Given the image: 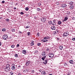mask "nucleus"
I'll return each mask as SVG.
<instances>
[{
	"instance_id": "47",
	"label": "nucleus",
	"mask_w": 75,
	"mask_h": 75,
	"mask_svg": "<svg viewBox=\"0 0 75 75\" xmlns=\"http://www.w3.org/2000/svg\"><path fill=\"white\" fill-rule=\"evenodd\" d=\"M34 18L35 19H36V18H37V17L36 16H34Z\"/></svg>"
},
{
	"instance_id": "26",
	"label": "nucleus",
	"mask_w": 75,
	"mask_h": 75,
	"mask_svg": "<svg viewBox=\"0 0 75 75\" xmlns=\"http://www.w3.org/2000/svg\"><path fill=\"white\" fill-rule=\"evenodd\" d=\"M48 23L49 24H52V22L51 21H50Z\"/></svg>"
},
{
	"instance_id": "50",
	"label": "nucleus",
	"mask_w": 75,
	"mask_h": 75,
	"mask_svg": "<svg viewBox=\"0 0 75 75\" xmlns=\"http://www.w3.org/2000/svg\"><path fill=\"white\" fill-rule=\"evenodd\" d=\"M43 18V19H47V17L43 18Z\"/></svg>"
},
{
	"instance_id": "27",
	"label": "nucleus",
	"mask_w": 75,
	"mask_h": 75,
	"mask_svg": "<svg viewBox=\"0 0 75 75\" xmlns=\"http://www.w3.org/2000/svg\"><path fill=\"white\" fill-rule=\"evenodd\" d=\"M31 72L32 73H34L35 72V71H34V70H31Z\"/></svg>"
},
{
	"instance_id": "9",
	"label": "nucleus",
	"mask_w": 75,
	"mask_h": 75,
	"mask_svg": "<svg viewBox=\"0 0 75 75\" xmlns=\"http://www.w3.org/2000/svg\"><path fill=\"white\" fill-rule=\"evenodd\" d=\"M47 62H48V60L47 59H45L44 62V64H47Z\"/></svg>"
},
{
	"instance_id": "24",
	"label": "nucleus",
	"mask_w": 75,
	"mask_h": 75,
	"mask_svg": "<svg viewBox=\"0 0 75 75\" xmlns=\"http://www.w3.org/2000/svg\"><path fill=\"white\" fill-rule=\"evenodd\" d=\"M58 23L59 25H60V24H61V21H59L58 22Z\"/></svg>"
},
{
	"instance_id": "18",
	"label": "nucleus",
	"mask_w": 75,
	"mask_h": 75,
	"mask_svg": "<svg viewBox=\"0 0 75 75\" xmlns=\"http://www.w3.org/2000/svg\"><path fill=\"white\" fill-rule=\"evenodd\" d=\"M62 48H63V47L62 46H60L59 47V49L61 50H62Z\"/></svg>"
},
{
	"instance_id": "21",
	"label": "nucleus",
	"mask_w": 75,
	"mask_h": 75,
	"mask_svg": "<svg viewBox=\"0 0 75 75\" xmlns=\"http://www.w3.org/2000/svg\"><path fill=\"white\" fill-rule=\"evenodd\" d=\"M69 16H65V17L64 18V19H68Z\"/></svg>"
},
{
	"instance_id": "2",
	"label": "nucleus",
	"mask_w": 75,
	"mask_h": 75,
	"mask_svg": "<svg viewBox=\"0 0 75 75\" xmlns=\"http://www.w3.org/2000/svg\"><path fill=\"white\" fill-rule=\"evenodd\" d=\"M68 35H69V33H68V32H66L63 34V36L64 37H67Z\"/></svg>"
},
{
	"instance_id": "22",
	"label": "nucleus",
	"mask_w": 75,
	"mask_h": 75,
	"mask_svg": "<svg viewBox=\"0 0 75 75\" xmlns=\"http://www.w3.org/2000/svg\"><path fill=\"white\" fill-rule=\"evenodd\" d=\"M70 8L71 9H73L74 8V6H70Z\"/></svg>"
},
{
	"instance_id": "20",
	"label": "nucleus",
	"mask_w": 75,
	"mask_h": 75,
	"mask_svg": "<svg viewBox=\"0 0 75 75\" xmlns=\"http://www.w3.org/2000/svg\"><path fill=\"white\" fill-rule=\"evenodd\" d=\"M67 14L68 15H69V16L71 14V12H69V11H68L67 12Z\"/></svg>"
},
{
	"instance_id": "54",
	"label": "nucleus",
	"mask_w": 75,
	"mask_h": 75,
	"mask_svg": "<svg viewBox=\"0 0 75 75\" xmlns=\"http://www.w3.org/2000/svg\"><path fill=\"white\" fill-rule=\"evenodd\" d=\"M19 33H20V34H22V32H19Z\"/></svg>"
},
{
	"instance_id": "63",
	"label": "nucleus",
	"mask_w": 75,
	"mask_h": 75,
	"mask_svg": "<svg viewBox=\"0 0 75 75\" xmlns=\"http://www.w3.org/2000/svg\"><path fill=\"white\" fill-rule=\"evenodd\" d=\"M0 18H2V17H1Z\"/></svg>"
},
{
	"instance_id": "60",
	"label": "nucleus",
	"mask_w": 75,
	"mask_h": 75,
	"mask_svg": "<svg viewBox=\"0 0 75 75\" xmlns=\"http://www.w3.org/2000/svg\"><path fill=\"white\" fill-rule=\"evenodd\" d=\"M36 52H38V51H37V50H36Z\"/></svg>"
},
{
	"instance_id": "39",
	"label": "nucleus",
	"mask_w": 75,
	"mask_h": 75,
	"mask_svg": "<svg viewBox=\"0 0 75 75\" xmlns=\"http://www.w3.org/2000/svg\"><path fill=\"white\" fill-rule=\"evenodd\" d=\"M20 13H21V15L24 14V13L23 12H21Z\"/></svg>"
},
{
	"instance_id": "38",
	"label": "nucleus",
	"mask_w": 75,
	"mask_h": 75,
	"mask_svg": "<svg viewBox=\"0 0 75 75\" xmlns=\"http://www.w3.org/2000/svg\"><path fill=\"white\" fill-rule=\"evenodd\" d=\"M56 4H57V5H59V2H57L56 3Z\"/></svg>"
},
{
	"instance_id": "37",
	"label": "nucleus",
	"mask_w": 75,
	"mask_h": 75,
	"mask_svg": "<svg viewBox=\"0 0 75 75\" xmlns=\"http://www.w3.org/2000/svg\"><path fill=\"white\" fill-rule=\"evenodd\" d=\"M26 66H28V65H29V64L27 62H26Z\"/></svg>"
},
{
	"instance_id": "36",
	"label": "nucleus",
	"mask_w": 75,
	"mask_h": 75,
	"mask_svg": "<svg viewBox=\"0 0 75 75\" xmlns=\"http://www.w3.org/2000/svg\"><path fill=\"white\" fill-rule=\"evenodd\" d=\"M30 34H31L30 33V32H29L28 33V35H30Z\"/></svg>"
},
{
	"instance_id": "41",
	"label": "nucleus",
	"mask_w": 75,
	"mask_h": 75,
	"mask_svg": "<svg viewBox=\"0 0 75 75\" xmlns=\"http://www.w3.org/2000/svg\"><path fill=\"white\" fill-rule=\"evenodd\" d=\"M29 27H30V26H27L26 27V28H29Z\"/></svg>"
},
{
	"instance_id": "10",
	"label": "nucleus",
	"mask_w": 75,
	"mask_h": 75,
	"mask_svg": "<svg viewBox=\"0 0 75 75\" xmlns=\"http://www.w3.org/2000/svg\"><path fill=\"white\" fill-rule=\"evenodd\" d=\"M41 74L42 75H45V74H46V73L45 72V71H42L41 72Z\"/></svg>"
},
{
	"instance_id": "33",
	"label": "nucleus",
	"mask_w": 75,
	"mask_h": 75,
	"mask_svg": "<svg viewBox=\"0 0 75 75\" xmlns=\"http://www.w3.org/2000/svg\"><path fill=\"white\" fill-rule=\"evenodd\" d=\"M13 72L12 71H11L10 72V74H11V75H13Z\"/></svg>"
},
{
	"instance_id": "43",
	"label": "nucleus",
	"mask_w": 75,
	"mask_h": 75,
	"mask_svg": "<svg viewBox=\"0 0 75 75\" xmlns=\"http://www.w3.org/2000/svg\"><path fill=\"white\" fill-rule=\"evenodd\" d=\"M27 62H28V64H30V61H28Z\"/></svg>"
},
{
	"instance_id": "32",
	"label": "nucleus",
	"mask_w": 75,
	"mask_h": 75,
	"mask_svg": "<svg viewBox=\"0 0 75 75\" xmlns=\"http://www.w3.org/2000/svg\"><path fill=\"white\" fill-rule=\"evenodd\" d=\"M38 6H41V3H38Z\"/></svg>"
},
{
	"instance_id": "13",
	"label": "nucleus",
	"mask_w": 75,
	"mask_h": 75,
	"mask_svg": "<svg viewBox=\"0 0 75 75\" xmlns=\"http://www.w3.org/2000/svg\"><path fill=\"white\" fill-rule=\"evenodd\" d=\"M42 41L43 42H47L48 40H42Z\"/></svg>"
},
{
	"instance_id": "5",
	"label": "nucleus",
	"mask_w": 75,
	"mask_h": 75,
	"mask_svg": "<svg viewBox=\"0 0 75 75\" xmlns=\"http://www.w3.org/2000/svg\"><path fill=\"white\" fill-rule=\"evenodd\" d=\"M48 56L50 58H52L54 57V54L52 53H49L48 54Z\"/></svg>"
},
{
	"instance_id": "59",
	"label": "nucleus",
	"mask_w": 75,
	"mask_h": 75,
	"mask_svg": "<svg viewBox=\"0 0 75 75\" xmlns=\"http://www.w3.org/2000/svg\"><path fill=\"white\" fill-rule=\"evenodd\" d=\"M49 75H52V74H49Z\"/></svg>"
},
{
	"instance_id": "31",
	"label": "nucleus",
	"mask_w": 75,
	"mask_h": 75,
	"mask_svg": "<svg viewBox=\"0 0 75 75\" xmlns=\"http://www.w3.org/2000/svg\"><path fill=\"white\" fill-rule=\"evenodd\" d=\"M11 31H13V32H15V29H13L11 30Z\"/></svg>"
},
{
	"instance_id": "12",
	"label": "nucleus",
	"mask_w": 75,
	"mask_h": 75,
	"mask_svg": "<svg viewBox=\"0 0 75 75\" xmlns=\"http://www.w3.org/2000/svg\"><path fill=\"white\" fill-rule=\"evenodd\" d=\"M69 62H70L71 64H73L74 63V61L72 60H70L69 61Z\"/></svg>"
},
{
	"instance_id": "42",
	"label": "nucleus",
	"mask_w": 75,
	"mask_h": 75,
	"mask_svg": "<svg viewBox=\"0 0 75 75\" xmlns=\"http://www.w3.org/2000/svg\"><path fill=\"white\" fill-rule=\"evenodd\" d=\"M19 46H20V45H19V44H18L16 46V47H19Z\"/></svg>"
},
{
	"instance_id": "23",
	"label": "nucleus",
	"mask_w": 75,
	"mask_h": 75,
	"mask_svg": "<svg viewBox=\"0 0 75 75\" xmlns=\"http://www.w3.org/2000/svg\"><path fill=\"white\" fill-rule=\"evenodd\" d=\"M50 37H45L44 38V39H49Z\"/></svg>"
},
{
	"instance_id": "56",
	"label": "nucleus",
	"mask_w": 75,
	"mask_h": 75,
	"mask_svg": "<svg viewBox=\"0 0 75 75\" xmlns=\"http://www.w3.org/2000/svg\"><path fill=\"white\" fill-rule=\"evenodd\" d=\"M16 8H16V7H15L14 8V10L16 9Z\"/></svg>"
},
{
	"instance_id": "8",
	"label": "nucleus",
	"mask_w": 75,
	"mask_h": 75,
	"mask_svg": "<svg viewBox=\"0 0 75 75\" xmlns=\"http://www.w3.org/2000/svg\"><path fill=\"white\" fill-rule=\"evenodd\" d=\"M42 56H43V57H45L46 55V54H45V52H42Z\"/></svg>"
},
{
	"instance_id": "1",
	"label": "nucleus",
	"mask_w": 75,
	"mask_h": 75,
	"mask_svg": "<svg viewBox=\"0 0 75 75\" xmlns=\"http://www.w3.org/2000/svg\"><path fill=\"white\" fill-rule=\"evenodd\" d=\"M5 69V71L6 72H8L10 70V64H7L6 66V68H4Z\"/></svg>"
},
{
	"instance_id": "40",
	"label": "nucleus",
	"mask_w": 75,
	"mask_h": 75,
	"mask_svg": "<svg viewBox=\"0 0 75 75\" xmlns=\"http://www.w3.org/2000/svg\"><path fill=\"white\" fill-rule=\"evenodd\" d=\"M6 21H7L8 22V21H9V20L8 19H6Z\"/></svg>"
},
{
	"instance_id": "16",
	"label": "nucleus",
	"mask_w": 75,
	"mask_h": 75,
	"mask_svg": "<svg viewBox=\"0 0 75 75\" xmlns=\"http://www.w3.org/2000/svg\"><path fill=\"white\" fill-rule=\"evenodd\" d=\"M45 58H46V56H44L42 58V59L43 61H44L45 59Z\"/></svg>"
},
{
	"instance_id": "30",
	"label": "nucleus",
	"mask_w": 75,
	"mask_h": 75,
	"mask_svg": "<svg viewBox=\"0 0 75 75\" xmlns=\"http://www.w3.org/2000/svg\"><path fill=\"white\" fill-rule=\"evenodd\" d=\"M25 10H26V11H28V10H29V8H26L25 9Z\"/></svg>"
},
{
	"instance_id": "4",
	"label": "nucleus",
	"mask_w": 75,
	"mask_h": 75,
	"mask_svg": "<svg viewBox=\"0 0 75 75\" xmlns=\"http://www.w3.org/2000/svg\"><path fill=\"white\" fill-rule=\"evenodd\" d=\"M12 67L11 68V69L12 70H15V69H16V67H15V64H13L12 65Z\"/></svg>"
},
{
	"instance_id": "44",
	"label": "nucleus",
	"mask_w": 75,
	"mask_h": 75,
	"mask_svg": "<svg viewBox=\"0 0 75 75\" xmlns=\"http://www.w3.org/2000/svg\"><path fill=\"white\" fill-rule=\"evenodd\" d=\"M64 66H67V64L66 63H65L64 64Z\"/></svg>"
},
{
	"instance_id": "57",
	"label": "nucleus",
	"mask_w": 75,
	"mask_h": 75,
	"mask_svg": "<svg viewBox=\"0 0 75 75\" xmlns=\"http://www.w3.org/2000/svg\"><path fill=\"white\" fill-rule=\"evenodd\" d=\"M39 71H40V72H41L42 71V70H39Z\"/></svg>"
},
{
	"instance_id": "35",
	"label": "nucleus",
	"mask_w": 75,
	"mask_h": 75,
	"mask_svg": "<svg viewBox=\"0 0 75 75\" xmlns=\"http://www.w3.org/2000/svg\"><path fill=\"white\" fill-rule=\"evenodd\" d=\"M15 47V45H13L11 46V47L12 48H14V47Z\"/></svg>"
},
{
	"instance_id": "53",
	"label": "nucleus",
	"mask_w": 75,
	"mask_h": 75,
	"mask_svg": "<svg viewBox=\"0 0 75 75\" xmlns=\"http://www.w3.org/2000/svg\"><path fill=\"white\" fill-rule=\"evenodd\" d=\"M18 75H21V73H19Z\"/></svg>"
},
{
	"instance_id": "46",
	"label": "nucleus",
	"mask_w": 75,
	"mask_h": 75,
	"mask_svg": "<svg viewBox=\"0 0 75 75\" xmlns=\"http://www.w3.org/2000/svg\"><path fill=\"white\" fill-rule=\"evenodd\" d=\"M72 40L73 41H75V38H73L72 39Z\"/></svg>"
},
{
	"instance_id": "7",
	"label": "nucleus",
	"mask_w": 75,
	"mask_h": 75,
	"mask_svg": "<svg viewBox=\"0 0 75 75\" xmlns=\"http://www.w3.org/2000/svg\"><path fill=\"white\" fill-rule=\"evenodd\" d=\"M67 6V5L65 4H63L62 5V7H63V8H65Z\"/></svg>"
},
{
	"instance_id": "62",
	"label": "nucleus",
	"mask_w": 75,
	"mask_h": 75,
	"mask_svg": "<svg viewBox=\"0 0 75 75\" xmlns=\"http://www.w3.org/2000/svg\"><path fill=\"white\" fill-rule=\"evenodd\" d=\"M22 1H24V0H21Z\"/></svg>"
},
{
	"instance_id": "6",
	"label": "nucleus",
	"mask_w": 75,
	"mask_h": 75,
	"mask_svg": "<svg viewBox=\"0 0 75 75\" xmlns=\"http://www.w3.org/2000/svg\"><path fill=\"white\" fill-rule=\"evenodd\" d=\"M34 42L33 41H31V43H30V45L31 46H33V45H34Z\"/></svg>"
},
{
	"instance_id": "58",
	"label": "nucleus",
	"mask_w": 75,
	"mask_h": 75,
	"mask_svg": "<svg viewBox=\"0 0 75 75\" xmlns=\"http://www.w3.org/2000/svg\"><path fill=\"white\" fill-rule=\"evenodd\" d=\"M70 74H68L67 75H70Z\"/></svg>"
},
{
	"instance_id": "45",
	"label": "nucleus",
	"mask_w": 75,
	"mask_h": 75,
	"mask_svg": "<svg viewBox=\"0 0 75 75\" xmlns=\"http://www.w3.org/2000/svg\"><path fill=\"white\" fill-rule=\"evenodd\" d=\"M37 36H38H38H40V34L38 33L37 35Z\"/></svg>"
},
{
	"instance_id": "34",
	"label": "nucleus",
	"mask_w": 75,
	"mask_h": 75,
	"mask_svg": "<svg viewBox=\"0 0 75 75\" xmlns=\"http://www.w3.org/2000/svg\"><path fill=\"white\" fill-rule=\"evenodd\" d=\"M67 19H64L62 21V22H64V21H67Z\"/></svg>"
},
{
	"instance_id": "25",
	"label": "nucleus",
	"mask_w": 75,
	"mask_h": 75,
	"mask_svg": "<svg viewBox=\"0 0 75 75\" xmlns=\"http://www.w3.org/2000/svg\"><path fill=\"white\" fill-rule=\"evenodd\" d=\"M15 57L16 58H17L18 57V54H16L15 55Z\"/></svg>"
},
{
	"instance_id": "19",
	"label": "nucleus",
	"mask_w": 75,
	"mask_h": 75,
	"mask_svg": "<svg viewBox=\"0 0 75 75\" xmlns=\"http://www.w3.org/2000/svg\"><path fill=\"white\" fill-rule=\"evenodd\" d=\"M41 10V9L40 8H37V11H40Z\"/></svg>"
},
{
	"instance_id": "61",
	"label": "nucleus",
	"mask_w": 75,
	"mask_h": 75,
	"mask_svg": "<svg viewBox=\"0 0 75 75\" xmlns=\"http://www.w3.org/2000/svg\"><path fill=\"white\" fill-rule=\"evenodd\" d=\"M23 71L24 72H25V70H24V71Z\"/></svg>"
},
{
	"instance_id": "17",
	"label": "nucleus",
	"mask_w": 75,
	"mask_h": 75,
	"mask_svg": "<svg viewBox=\"0 0 75 75\" xmlns=\"http://www.w3.org/2000/svg\"><path fill=\"white\" fill-rule=\"evenodd\" d=\"M22 53L24 54H26V51L25 50H23Z\"/></svg>"
},
{
	"instance_id": "48",
	"label": "nucleus",
	"mask_w": 75,
	"mask_h": 75,
	"mask_svg": "<svg viewBox=\"0 0 75 75\" xmlns=\"http://www.w3.org/2000/svg\"><path fill=\"white\" fill-rule=\"evenodd\" d=\"M57 41H59V39L58 38H57Z\"/></svg>"
},
{
	"instance_id": "15",
	"label": "nucleus",
	"mask_w": 75,
	"mask_h": 75,
	"mask_svg": "<svg viewBox=\"0 0 75 75\" xmlns=\"http://www.w3.org/2000/svg\"><path fill=\"white\" fill-rule=\"evenodd\" d=\"M41 21L42 22H45L46 21V20L45 19H41Z\"/></svg>"
},
{
	"instance_id": "55",
	"label": "nucleus",
	"mask_w": 75,
	"mask_h": 75,
	"mask_svg": "<svg viewBox=\"0 0 75 75\" xmlns=\"http://www.w3.org/2000/svg\"><path fill=\"white\" fill-rule=\"evenodd\" d=\"M1 43L0 42V46H1Z\"/></svg>"
},
{
	"instance_id": "28",
	"label": "nucleus",
	"mask_w": 75,
	"mask_h": 75,
	"mask_svg": "<svg viewBox=\"0 0 75 75\" xmlns=\"http://www.w3.org/2000/svg\"><path fill=\"white\" fill-rule=\"evenodd\" d=\"M37 45H38V46H40V45H41V43H38Z\"/></svg>"
},
{
	"instance_id": "14",
	"label": "nucleus",
	"mask_w": 75,
	"mask_h": 75,
	"mask_svg": "<svg viewBox=\"0 0 75 75\" xmlns=\"http://www.w3.org/2000/svg\"><path fill=\"white\" fill-rule=\"evenodd\" d=\"M69 4L70 5H71V6H72L73 4H74V3H73V2H70L69 3Z\"/></svg>"
},
{
	"instance_id": "49",
	"label": "nucleus",
	"mask_w": 75,
	"mask_h": 75,
	"mask_svg": "<svg viewBox=\"0 0 75 75\" xmlns=\"http://www.w3.org/2000/svg\"><path fill=\"white\" fill-rule=\"evenodd\" d=\"M2 3H5V1H3L2 2Z\"/></svg>"
},
{
	"instance_id": "51",
	"label": "nucleus",
	"mask_w": 75,
	"mask_h": 75,
	"mask_svg": "<svg viewBox=\"0 0 75 75\" xmlns=\"http://www.w3.org/2000/svg\"><path fill=\"white\" fill-rule=\"evenodd\" d=\"M56 33H57V32H54L53 33L54 34H56Z\"/></svg>"
},
{
	"instance_id": "11",
	"label": "nucleus",
	"mask_w": 75,
	"mask_h": 75,
	"mask_svg": "<svg viewBox=\"0 0 75 75\" xmlns=\"http://www.w3.org/2000/svg\"><path fill=\"white\" fill-rule=\"evenodd\" d=\"M51 29L52 30H55V26H53L51 27Z\"/></svg>"
},
{
	"instance_id": "3",
	"label": "nucleus",
	"mask_w": 75,
	"mask_h": 75,
	"mask_svg": "<svg viewBox=\"0 0 75 75\" xmlns=\"http://www.w3.org/2000/svg\"><path fill=\"white\" fill-rule=\"evenodd\" d=\"M7 38H8V36L7 35H5L3 36V38L4 40H7Z\"/></svg>"
},
{
	"instance_id": "29",
	"label": "nucleus",
	"mask_w": 75,
	"mask_h": 75,
	"mask_svg": "<svg viewBox=\"0 0 75 75\" xmlns=\"http://www.w3.org/2000/svg\"><path fill=\"white\" fill-rule=\"evenodd\" d=\"M6 30V29L5 28H4L2 29V31H5Z\"/></svg>"
},
{
	"instance_id": "64",
	"label": "nucleus",
	"mask_w": 75,
	"mask_h": 75,
	"mask_svg": "<svg viewBox=\"0 0 75 75\" xmlns=\"http://www.w3.org/2000/svg\"><path fill=\"white\" fill-rule=\"evenodd\" d=\"M52 25H54V24H52Z\"/></svg>"
},
{
	"instance_id": "52",
	"label": "nucleus",
	"mask_w": 75,
	"mask_h": 75,
	"mask_svg": "<svg viewBox=\"0 0 75 75\" xmlns=\"http://www.w3.org/2000/svg\"><path fill=\"white\" fill-rule=\"evenodd\" d=\"M20 67H21V66L20 65H19L18 66V68H20Z\"/></svg>"
}]
</instances>
